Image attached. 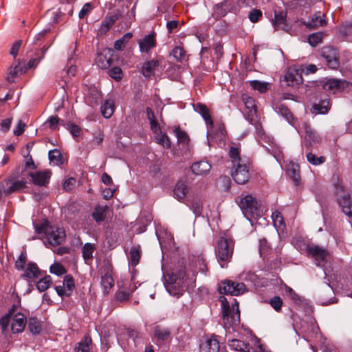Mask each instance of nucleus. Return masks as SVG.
I'll return each mask as SVG.
<instances>
[{
    "label": "nucleus",
    "mask_w": 352,
    "mask_h": 352,
    "mask_svg": "<svg viewBox=\"0 0 352 352\" xmlns=\"http://www.w3.org/2000/svg\"><path fill=\"white\" fill-rule=\"evenodd\" d=\"M164 283L166 291L170 295L179 298L189 285L188 276L186 274V266L182 265L167 274Z\"/></svg>",
    "instance_id": "1"
},
{
    "label": "nucleus",
    "mask_w": 352,
    "mask_h": 352,
    "mask_svg": "<svg viewBox=\"0 0 352 352\" xmlns=\"http://www.w3.org/2000/svg\"><path fill=\"white\" fill-rule=\"evenodd\" d=\"M37 234L41 236L44 243H47L52 246L60 245L66 237L65 232L63 228L50 225L48 221L37 224L35 226Z\"/></svg>",
    "instance_id": "2"
},
{
    "label": "nucleus",
    "mask_w": 352,
    "mask_h": 352,
    "mask_svg": "<svg viewBox=\"0 0 352 352\" xmlns=\"http://www.w3.org/2000/svg\"><path fill=\"white\" fill-rule=\"evenodd\" d=\"M234 242L231 239L220 237L215 250L216 256L222 268L230 262L233 254Z\"/></svg>",
    "instance_id": "3"
},
{
    "label": "nucleus",
    "mask_w": 352,
    "mask_h": 352,
    "mask_svg": "<svg viewBox=\"0 0 352 352\" xmlns=\"http://www.w3.org/2000/svg\"><path fill=\"white\" fill-rule=\"evenodd\" d=\"M239 206L244 217L251 222L252 225V219H256L261 216L258 203L256 199L250 195H246L241 197Z\"/></svg>",
    "instance_id": "4"
},
{
    "label": "nucleus",
    "mask_w": 352,
    "mask_h": 352,
    "mask_svg": "<svg viewBox=\"0 0 352 352\" xmlns=\"http://www.w3.org/2000/svg\"><path fill=\"white\" fill-rule=\"evenodd\" d=\"M221 304L222 317L225 326H234L239 324L240 311L239 303L235 302V303L232 305V308H230L229 302L223 298V299L221 300Z\"/></svg>",
    "instance_id": "5"
},
{
    "label": "nucleus",
    "mask_w": 352,
    "mask_h": 352,
    "mask_svg": "<svg viewBox=\"0 0 352 352\" xmlns=\"http://www.w3.org/2000/svg\"><path fill=\"white\" fill-rule=\"evenodd\" d=\"M335 195L339 206L342 211L349 217L352 218V199L350 195L345 190L343 186H335Z\"/></svg>",
    "instance_id": "6"
},
{
    "label": "nucleus",
    "mask_w": 352,
    "mask_h": 352,
    "mask_svg": "<svg viewBox=\"0 0 352 352\" xmlns=\"http://www.w3.org/2000/svg\"><path fill=\"white\" fill-rule=\"evenodd\" d=\"M250 164L244 161L232 166L231 175L234 181L240 185L245 184L250 179Z\"/></svg>",
    "instance_id": "7"
},
{
    "label": "nucleus",
    "mask_w": 352,
    "mask_h": 352,
    "mask_svg": "<svg viewBox=\"0 0 352 352\" xmlns=\"http://www.w3.org/2000/svg\"><path fill=\"white\" fill-rule=\"evenodd\" d=\"M219 290L221 294L238 296L245 292L246 287L243 283H235L231 280H225L219 285Z\"/></svg>",
    "instance_id": "8"
},
{
    "label": "nucleus",
    "mask_w": 352,
    "mask_h": 352,
    "mask_svg": "<svg viewBox=\"0 0 352 352\" xmlns=\"http://www.w3.org/2000/svg\"><path fill=\"white\" fill-rule=\"evenodd\" d=\"M321 83L322 89L329 94L340 92L348 86V82L346 80L336 78L327 79Z\"/></svg>",
    "instance_id": "9"
},
{
    "label": "nucleus",
    "mask_w": 352,
    "mask_h": 352,
    "mask_svg": "<svg viewBox=\"0 0 352 352\" xmlns=\"http://www.w3.org/2000/svg\"><path fill=\"white\" fill-rule=\"evenodd\" d=\"M320 54L329 68L336 69L339 67L338 52L334 47L325 46L321 49Z\"/></svg>",
    "instance_id": "10"
},
{
    "label": "nucleus",
    "mask_w": 352,
    "mask_h": 352,
    "mask_svg": "<svg viewBox=\"0 0 352 352\" xmlns=\"http://www.w3.org/2000/svg\"><path fill=\"white\" fill-rule=\"evenodd\" d=\"M113 50L110 48H105L98 52L96 58V65L102 69H108L113 64Z\"/></svg>",
    "instance_id": "11"
},
{
    "label": "nucleus",
    "mask_w": 352,
    "mask_h": 352,
    "mask_svg": "<svg viewBox=\"0 0 352 352\" xmlns=\"http://www.w3.org/2000/svg\"><path fill=\"white\" fill-rule=\"evenodd\" d=\"M307 252L309 256L314 258L318 266H320V263L324 262L328 256V252L325 248L316 245L307 246Z\"/></svg>",
    "instance_id": "12"
},
{
    "label": "nucleus",
    "mask_w": 352,
    "mask_h": 352,
    "mask_svg": "<svg viewBox=\"0 0 352 352\" xmlns=\"http://www.w3.org/2000/svg\"><path fill=\"white\" fill-rule=\"evenodd\" d=\"M284 80L287 86L298 85L302 82L301 72L295 67H290L285 74Z\"/></svg>",
    "instance_id": "13"
},
{
    "label": "nucleus",
    "mask_w": 352,
    "mask_h": 352,
    "mask_svg": "<svg viewBox=\"0 0 352 352\" xmlns=\"http://www.w3.org/2000/svg\"><path fill=\"white\" fill-rule=\"evenodd\" d=\"M156 33L151 32L138 41L140 51L149 54L151 50L156 46Z\"/></svg>",
    "instance_id": "14"
},
{
    "label": "nucleus",
    "mask_w": 352,
    "mask_h": 352,
    "mask_svg": "<svg viewBox=\"0 0 352 352\" xmlns=\"http://www.w3.org/2000/svg\"><path fill=\"white\" fill-rule=\"evenodd\" d=\"M242 100L247 109V119L250 122H252V121L254 120V118L256 116L257 113L255 100L253 98L245 94L242 96Z\"/></svg>",
    "instance_id": "15"
},
{
    "label": "nucleus",
    "mask_w": 352,
    "mask_h": 352,
    "mask_svg": "<svg viewBox=\"0 0 352 352\" xmlns=\"http://www.w3.org/2000/svg\"><path fill=\"white\" fill-rule=\"evenodd\" d=\"M219 347V342L213 335L200 344V352H218Z\"/></svg>",
    "instance_id": "16"
},
{
    "label": "nucleus",
    "mask_w": 352,
    "mask_h": 352,
    "mask_svg": "<svg viewBox=\"0 0 352 352\" xmlns=\"http://www.w3.org/2000/svg\"><path fill=\"white\" fill-rule=\"evenodd\" d=\"M154 338L158 344H162L169 341L170 339L171 331L168 328L157 325L154 328Z\"/></svg>",
    "instance_id": "17"
},
{
    "label": "nucleus",
    "mask_w": 352,
    "mask_h": 352,
    "mask_svg": "<svg viewBox=\"0 0 352 352\" xmlns=\"http://www.w3.org/2000/svg\"><path fill=\"white\" fill-rule=\"evenodd\" d=\"M27 323L26 317L21 313L16 314L12 318L11 329L12 333H21L23 331Z\"/></svg>",
    "instance_id": "18"
},
{
    "label": "nucleus",
    "mask_w": 352,
    "mask_h": 352,
    "mask_svg": "<svg viewBox=\"0 0 352 352\" xmlns=\"http://www.w3.org/2000/svg\"><path fill=\"white\" fill-rule=\"evenodd\" d=\"M30 176L34 185L43 186L48 183L50 178V172L47 170L37 171L30 173Z\"/></svg>",
    "instance_id": "19"
},
{
    "label": "nucleus",
    "mask_w": 352,
    "mask_h": 352,
    "mask_svg": "<svg viewBox=\"0 0 352 352\" xmlns=\"http://www.w3.org/2000/svg\"><path fill=\"white\" fill-rule=\"evenodd\" d=\"M324 14H321L320 12L316 13L310 20L305 21L304 24L309 29H316L327 25V21L323 19Z\"/></svg>",
    "instance_id": "20"
},
{
    "label": "nucleus",
    "mask_w": 352,
    "mask_h": 352,
    "mask_svg": "<svg viewBox=\"0 0 352 352\" xmlns=\"http://www.w3.org/2000/svg\"><path fill=\"white\" fill-rule=\"evenodd\" d=\"M188 191V185L185 181H179L175 185L173 190L174 197L179 200V201H182Z\"/></svg>",
    "instance_id": "21"
},
{
    "label": "nucleus",
    "mask_w": 352,
    "mask_h": 352,
    "mask_svg": "<svg viewBox=\"0 0 352 352\" xmlns=\"http://www.w3.org/2000/svg\"><path fill=\"white\" fill-rule=\"evenodd\" d=\"M210 169V164L208 162L204 160L195 162L191 166L192 172L197 175L208 174Z\"/></svg>",
    "instance_id": "22"
},
{
    "label": "nucleus",
    "mask_w": 352,
    "mask_h": 352,
    "mask_svg": "<svg viewBox=\"0 0 352 352\" xmlns=\"http://www.w3.org/2000/svg\"><path fill=\"white\" fill-rule=\"evenodd\" d=\"M287 12L281 10L274 12V19L272 21V25L276 30H285L287 27Z\"/></svg>",
    "instance_id": "23"
},
{
    "label": "nucleus",
    "mask_w": 352,
    "mask_h": 352,
    "mask_svg": "<svg viewBox=\"0 0 352 352\" xmlns=\"http://www.w3.org/2000/svg\"><path fill=\"white\" fill-rule=\"evenodd\" d=\"M195 110L199 113L204 120H205L207 125H209L211 129L214 127V122L212 120L209 111L207 107L201 103H197L194 106Z\"/></svg>",
    "instance_id": "24"
},
{
    "label": "nucleus",
    "mask_w": 352,
    "mask_h": 352,
    "mask_svg": "<svg viewBox=\"0 0 352 352\" xmlns=\"http://www.w3.org/2000/svg\"><path fill=\"white\" fill-rule=\"evenodd\" d=\"M230 5L228 3V0H223V2L216 4L213 8V16L217 19L225 16L228 12H230Z\"/></svg>",
    "instance_id": "25"
},
{
    "label": "nucleus",
    "mask_w": 352,
    "mask_h": 352,
    "mask_svg": "<svg viewBox=\"0 0 352 352\" xmlns=\"http://www.w3.org/2000/svg\"><path fill=\"white\" fill-rule=\"evenodd\" d=\"M305 140L309 146L319 143L321 140L319 135L310 126L305 124Z\"/></svg>",
    "instance_id": "26"
},
{
    "label": "nucleus",
    "mask_w": 352,
    "mask_h": 352,
    "mask_svg": "<svg viewBox=\"0 0 352 352\" xmlns=\"http://www.w3.org/2000/svg\"><path fill=\"white\" fill-rule=\"evenodd\" d=\"M159 66L157 60H151L145 62L142 67L141 72L146 78H150L154 75L155 69Z\"/></svg>",
    "instance_id": "27"
},
{
    "label": "nucleus",
    "mask_w": 352,
    "mask_h": 352,
    "mask_svg": "<svg viewBox=\"0 0 352 352\" xmlns=\"http://www.w3.org/2000/svg\"><path fill=\"white\" fill-rule=\"evenodd\" d=\"M228 346L231 349L236 351L250 352V344L238 339L228 340Z\"/></svg>",
    "instance_id": "28"
},
{
    "label": "nucleus",
    "mask_w": 352,
    "mask_h": 352,
    "mask_svg": "<svg viewBox=\"0 0 352 352\" xmlns=\"http://www.w3.org/2000/svg\"><path fill=\"white\" fill-rule=\"evenodd\" d=\"M225 132L226 129L224 124L221 122H217L215 124H214L212 129H211L210 126L208 125V133L210 135L214 134L218 140H221L225 136Z\"/></svg>",
    "instance_id": "29"
},
{
    "label": "nucleus",
    "mask_w": 352,
    "mask_h": 352,
    "mask_svg": "<svg viewBox=\"0 0 352 352\" xmlns=\"http://www.w3.org/2000/svg\"><path fill=\"white\" fill-rule=\"evenodd\" d=\"M9 180V185L7 188V193L10 195L13 192L19 191L25 187V182L23 180L14 181L12 178H8Z\"/></svg>",
    "instance_id": "30"
},
{
    "label": "nucleus",
    "mask_w": 352,
    "mask_h": 352,
    "mask_svg": "<svg viewBox=\"0 0 352 352\" xmlns=\"http://www.w3.org/2000/svg\"><path fill=\"white\" fill-rule=\"evenodd\" d=\"M115 102L113 100H106L101 106V113L105 118H109L113 113Z\"/></svg>",
    "instance_id": "31"
},
{
    "label": "nucleus",
    "mask_w": 352,
    "mask_h": 352,
    "mask_svg": "<svg viewBox=\"0 0 352 352\" xmlns=\"http://www.w3.org/2000/svg\"><path fill=\"white\" fill-rule=\"evenodd\" d=\"M275 111L290 124H293L294 118L289 109L283 104H277L275 107Z\"/></svg>",
    "instance_id": "32"
},
{
    "label": "nucleus",
    "mask_w": 352,
    "mask_h": 352,
    "mask_svg": "<svg viewBox=\"0 0 352 352\" xmlns=\"http://www.w3.org/2000/svg\"><path fill=\"white\" fill-rule=\"evenodd\" d=\"M119 16L118 14H113L107 16L101 23L100 32L102 33L107 32L110 28L116 23L118 19Z\"/></svg>",
    "instance_id": "33"
},
{
    "label": "nucleus",
    "mask_w": 352,
    "mask_h": 352,
    "mask_svg": "<svg viewBox=\"0 0 352 352\" xmlns=\"http://www.w3.org/2000/svg\"><path fill=\"white\" fill-rule=\"evenodd\" d=\"M26 71L27 68L23 69V67L21 66L20 64L15 65L14 67H10L6 79L9 82H13L14 78L19 74L25 73Z\"/></svg>",
    "instance_id": "34"
},
{
    "label": "nucleus",
    "mask_w": 352,
    "mask_h": 352,
    "mask_svg": "<svg viewBox=\"0 0 352 352\" xmlns=\"http://www.w3.org/2000/svg\"><path fill=\"white\" fill-rule=\"evenodd\" d=\"M107 209V206H96L92 213V217L97 223L103 221L106 217V212Z\"/></svg>",
    "instance_id": "35"
},
{
    "label": "nucleus",
    "mask_w": 352,
    "mask_h": 352,
    "mask_svg": "<svg viewBox=\"0 0 352 352\" xmlns=\"http://www.w3.org/2000/svg\"><path fill=\"white\" fill-rule=\"evenodd\" d=\"M39 270L35 263H30L23 274V276L29 279L37 278L39 276Z\"/></svg>",
    "instance_id": "36"
},
{
    "label": "nucleus",
    "mask_w": 352,
    "mask_h": 352,
    "mask_svg": "<svg viewBox=\"0 0 352 352\" xmlns=\"http://www.w3.org/2000/svg\"><path fill=\"white\" fill-rule=\"evenodd\" d=\"M170 56L181 63L186 60V52L181 46H175L170 52Z\"/></svg>",
    "instance_id": "37"
},
{
    "label": "nucleus",
    "mask_w": 352,
    "mask_h": 352,
    "mask_svg": "<svg viewBox=\"0 0 352 352\" xmlns=\"http://www.w3.org/2000/svg\"><path fill=\"white\" fill-rule=\"evenodd\" d=\"M101 285L103 288V292L105 294H108L114 285V280L112 276L109 274H105L101 278Z\"/></svg>",
    "instance_id": "38"
},
{
    "label": "nucleus",
    "mask_w": 352,
    "mask_h": 352,
    "mask_svg": "<svg viewBox=\"0 0 352 352\" xmlns=\"http://www.w3.org/2000/svg\"><path fill=\"white\" fill-rule=\"evenodd\" d=\"M173 132L177 137L178 144L183 145H187L190 141L189 136L184 131L181 130L179 127H175Z\"/></svg>",
    "instance_id": "39"
},
{
    "label": "nucleus",
    "mask_w": 352,
    "mask_h": 352,
    "mask_svg": "<svg viewBox=\"0 0 352 352\" xmlns=\"http://www.w3.org/2000/svg\"><path fill=\"white\" fill-rule=\"evenodd\" d=\"M28 327L33 334H38L41 330V322L36 317H30L29 318Z\"/></svg>",
    "instance_id": "40"
},
{
    "label": "nucleus",
    "mask_w": 352,
    "mask_h": 352,
    "mask_svg": "<svg viewBox=\"0 0 352 352\" xmlns=\"http://www.w3.org/2000/svg\"><path fill=\"white\" fill-rule=\"evenodd\" d=\"M141 256L140 247H133L129 253V261L132 266H135L138 264Z\"/></svg>",
    "instance_id": "41"
},
{
    "label": "nucleus",
    "mask_w": 352,
    "mask_h": 352,
    "mask_svg": "<svg viewBox=\"0 0 352 352\" xmlns=\"http://www.w3.org/2000/svg\"><path fill=\"white\" fill-rule=\"evenodd\" d=\"M229 156L231 159L232 166L246 161L241 157L239 149L234 146L230 148Z\"/></svg>",
    "instance_id": "42"
},
{
    "label": "nucleus",
    "mask_w": 352,
    "mask_h": 352,
    "mask_svg": "<svg viewBox=\"0 0 352 352\" xmlns=\"http://www.w3.org/2000/svg\"><path fill=\"white\" fill-rule=\"evenodd\" d=\"M95 249V245L90 243H87L83 245L82 253L85 262H87L93 258V252Z\"/></svg>",
    "instance_id": "43"
},
{
    "label": "nucleus",
    "mask_w": 352,
    "mask_h": 352,
    "mask_svg": "<svg viewBox=\"0 0 352 352\" xmlns=\"http://www.w3.org/2000/svg\"><path fill=\"white\" fill-rule=\"evenodd\" d=\"M250 86L254 90H258L260 93L266 92L270 87V84L265 82H260L258 80H252L250 82Z\"/></svg>",
    "instance_id": "44"
},
{
    "label": "nucleus",
    "mask_w": 352,
    "mask_h": 352,
    "mask_svg": "<svg viewBox=\"0 0 352 352\" xmlns=\"http://www.w3.org/2000/svg\"><path fill=\"white\" fill-rule=\"evenodd\" d=\"M307 160L314 166L320 165L324 163L326 158L324 156L317 157L311 152H309L306 155Z\"/></svg>",
    "instance_id": "45"
},
{
    "label": "nucleus",
    "mask_w": 352,
    "mask_h": 352,
    "mask_svg": "<svg viewBox=\"0 0 352 352\" xmlns=\"http://www.w3.org/2000/svg\"><path fill=\"white\" fill-rule=\"evenodd\" d=\"M51 283V278L50 276H46L40 279L36 283V288L40 292L47 290Z\"/></svg>",
    "instance_id": "46"
},
{
    "label": "nucleus",
    "mask_w": 352,
    "mask_h": 352,
    "mask_svg": "<svg viewBox=\"0 0 352 352\" xmlns=\"http://www.w3.org/2000/svg\"><path fill=\"white\" fill-rule=\"evenodd\" d=\"M324 35L322 32L313 33L308 36V42L311 46H316L322 40Z\"/></svg>",
    "instance_id": "47"
},
{
    "label": "nucleus",
    "mask_w": 352,
    "mask_h": 352,
    "mask_svg": "<svg viewBox=\"0 0 352 352\" xmlns=\"http://www.w3.org/2000/svg\"><path fill=\"white\" fill-rule=\"evenodd\" d=\"M329 100H321L319 104H314V107L318 113L321 114L327 113L329 109Z\"/></svg>",
    "instance_id": "48"
},
{
    "label": "nucleus",
    "mask_w": 352,
    "mask_h": 352,
    "mask_svg": "<svg viewBox=\"0 0 352 352\" xmlns=\"http://www.w3.org/2000/svg\"><path fill=\"white\" fill-rule=\"evenodd\" d=\"M109 76L116 80H120L123 77L122 70L119 67H113L108 71Z\"/></svg>",
    "instance_id": "49"
},
{
    "label": "nucleus",
    "mask_w": 352,
    "mask_h": 352,
    "mask_svg": "<svg viewBox=\"0 0 352 352\" xmlns=\"http://www.w3.org/2000/svg\"><path fill=\"white\" fill-rule=\"evenodd\" d=\"M157 142L164 148H168L171 146V142L166 133H160L157 138Z\"/></svg>",
    "instance_id": "50"
},
{
    "label": "nucleus",
    "mask_w": 352,
    "mask_h": 352,
    "mask_svg": "<svg viewBox=\"0 0 352 352\" xmlns=\"http://www.w3.org/2000/svg\"><path fill=\"white\" fill-rule=\"evenodd\" d=\"M262 16V11L259 9L254 8L250 11L248 18L252 23H257L261 20Z\"/></svg>",
    "instance_id": "51"
},
{
    "label": "nucleus",
    "mask_w": 352,
    "mask_h": 352,
    "mask_svg": "<svg viewBox=\"0 0 352 352\" xmlns=\"http://www.w3.org/2000/svg\"><path fill=\"white\" fill-rule=\"evenodd\" d=\"M63 285H64L67 291L70 292V294H72V292L75 287L74 278L71 275H66L64 277Z\"/></svg>",
    "instance_id": "52"
},
{
    "label": "nucleus",
    "mask_w": 352,
    "mask_h": 352,
    "mask_svg": "<svg viewBox=\"0 0 352 352\" xmlns=\"http://www.w3.org/2000/svg\"><path fill=\"white\" fill-rule=\"evenodd\" d=\"M190 208L195 214V217H199L201 215L203 207L202 203L200 200L193 201L191 204Z\"/></svg>",
    "instance_id": "53"
},
{
    "label": "nucleus",
    "mask_w": 352,
    "mask_h": 352,
    "mask_svg": "<svg viewBox=\"0 0 352 352\" xmlns=\"http://www.w3.org/2000/svg\"><path fill=\"white\" fill-rule=\"evenodd\" d=\"M50 272L58 276H61L66 273V270L61 264L54 263L50 267Z\"/></svg>",
    "instance_id": "54"
},
{
    "label": "nucleus",
    "mask_w": 352,
    "mask_h": 352,
    "mask_svg": "<svg viewBox=\"0 0 352 352\" xmlns=\"http://www.w3.org/2000/svg\"><path fill=\"white\" fill-rule=\"evenodd\" d=\"M49 160L56 164L61 163V154L59 151L55 149L49 152Z\"/></svg>",
    "instance_id": "55"
},
{
    "label": "nucleus",
    "mask_w": 352,
    "mask_h": 352,
    "mask_svg": "<svg viewBox=\"0 0 352 352\" xmlns=\"http://www.w3.org/2000/svg\"><path fill=\"white\" fill-rule=\"evenodd\" d=\"M270 304L276 311H279L283 305V300L279 296H274L270 300Z\"/></svg>",
    "instance_id": "56"
},
{
    "label": "nucleus",
    "mask_w": 352,
    "mask_h": 352,
    "mask_svg": "<svg viewBox=\"0 0 352 352\" xmlns=\"http://www.w3.org/2000/svg\"><path fill=\"white\" fill-rule=\"evenodd\" d=\"M131 293H130L129 292H126V291H123V290L118 291L116 293L115 298L118 301L124 302L129 299V298L131 296Z\"/></svg>",
    "instance_id": "57"
},
{
    "label": "nucleus",
    "mask_w": 352,
    "mask_h": 352,
    "mask_svg": "<svg viewBox=\"0 0 352 352\" xmlns=\"http://www.w3.org/2000/svg\"><path fill=\"white\" fill-rule=\"evenodd\" d=\"M25 262H26L25 254L24 253H21L15 262V267L19 270H23L25 265Z\"/></svg>",
    "instance_id": "58"
},
{
    "label": "nucleus",
    "mask_w": 352,
    "mask_h": 352,
    "mask_svg": "<svg viewBox=\"0 0 352 352\" xmlns=\"http://www.w3.org/2000/svg\"><path fill=\"white\" fill-rule=\"evenodd\" d=\"M89 343L85 340L79 342L78 346L75 348V351L76 352H89Z\"/></svg>",
    "instance_id": "59"
},
{
    "label": "nucleus",
    "mask_w": 352,
    "mask_h": 352,
    "mask_svg": "<svg viewBox=\"0 0 352 352\" xmlns=\"http://www.w3.org/2000/svg\"><path fill=\"white\" fill-rule=\"evenodd\" d=\"M272 217L276 227H280L283 223V218L279 212L272 213Z\"/></svg>",
    "instance_id": "60"
},
{
    "label": "nucleus",
    "mask_w": 352,
    "mask_h": 352,
    "mask_svg": "<svg viewBox=\"0 0 352 352\" xmlns=\"http://www.w3.org/2000/svg\"><path fill=\"white\" fill-rule=\"evenodd\" d=\"M58 122L59 118L58 116H55L50 117L46 122L49 124V127L51 129L55 130L58 128Z\"/></svg>",
    "instance_id": "61"
},
{
    "label": "nucleus",
    "mask_w": 352,
    "mask_h": 352,
    "mask_svg": "<svg viewBox=\"0 0 352 352\" xmlns=\"http://www.w3.org/2000/svg\"><path fill=\"white\" fill-rule=\"evenodd\" d=\"M21 44H22V41L21 40L16 41L13 43L10 53L14 58L16 57L18 51H19V48L21 47Z\"/></svg>",
    "instance_id": "62"
},
{
    "label": "nucleus",
    "mask_w": 352,
    "mask_h": 352,
    "mask_svg": "<svg viewBox=\"0 0 352 352\" xmlns=\"http://www.w3.org/2000/svg\"><path fill=\"white\" fill-rule=\"evenodd\" d=\"M68 129L71 134L74 137H78L80 133V128L75 124H69Z\"/></svg>",
    "instance_id": "63"
},
{
    "label": "nucleus",
    "mask_w": 352,
    "mask_h": 352,
    "mask_svg": "<svg viewBox=\"0 0 352 352\" xmlns=\"http://www.w3.org/2000/svg\"><path fill=\"white\" fill-rule=\"evenodd\" d=\"M267 242L265 239L259 241V252L261 256L265 255L267 252Z\"/></svg>",
    "instance_id": "64"
}]
</instances>
